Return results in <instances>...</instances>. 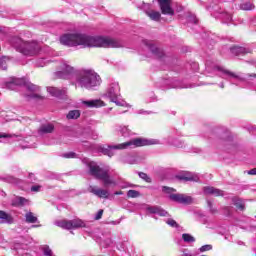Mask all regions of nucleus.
<instances>
[{"label":"nucleus","instance_id":"nucleus-3","mask_svg":"<svg viewBox=\"0 0 256 256\" xmlns=\"http://www.w3.org/2000/svg\"><path fill=\"white\" fill-rule=\"evenodd\" d=\"M101 84V77L93 70H80L76 74V87L91 89Z\"/></svg>","mask_w":256,"mask_h":256},{"label":"nucleus","instance_id":"nucleus-43","mask_svg":"<svg viewBox=\"0 0 256 256\" xmlns=\"http://www.w3.org/2000/svg\"><path fill=\"white\" fill-rule=\"evenodd\" d=\"M103 217V210H99L95 216L96 221H99Z\"/></svg>","mask_w":256,"mask_h":256},{"label":"nucleus","instance_id":"nucleus-33","mask_svg":"<svg viewBox=\"0 0 256 256\" xmlns=\"http://www.w3.org/2000/svg\"><path fill=\"white\" fill-rule=\"evenodd\" d=\"M139 195H140L139 191H136V190H129L127 192V197H130L132 199L139 197Z\"/></svg>","mask_w":256,"mask_h":256},{"label":"nucleus","instance_id":"nucleus-51","mask_svg":"<svg viewBox=\"0 0 256 256\" xmlns=\"http://www.w3.org/2000/svg\"><path fill=\"white\" fill-rule=\"evenodd\" d=\"M220 87L223 89V87H224L223 84Z\"/></svg>","mask_w":256,"mask_h":256},{"label":"nucleus","instance_id":"nucleus-45","mask_svg":"<svg viewBox=\"0 0 256 256\" xmlns=\"http://www.w3.org/2000/svg\"><path fill=\"white\" fill-rule=\"evenodd\" d=\"M248 175H256V168L249 170Z\"/></svg>","mask_w":256,"mask_h":256},{"label":"nucleus","instance_id":"nucleus-5","mask_svg":"<svg viewBox=\"0 0 256 256\" xmlns=\"http://www.w3.org/2000/svg\"><path fill=\"white\" fill-rule=\"evenodd\" d=\"M88 167L90 175L102 181L104 187H109V185H117V182L109 175V167L101 168L95 162H89Z\"/></svg>","mask_w":256,"mask_h":256},{"label":"nucleus","instance_id":"nucleus-30","mask_svg":"<svg viewBox=\"0 0 256 256\" xmlns=\"http://www.w3.org/2000/svg\"><path fill=\"white\" fill-rule=\"evenodd\" d=\"M119 131L123 135V137H129V135H131V131L126 126H120Z\"/></svg>","mask_w":256,"mask_h":256},{"label":"nucleus","instance_id":"nucleus-7","mask_svg":"<svg viewBox=\"0 0 256 256\" xmlns=\"http://www.w3.org/2000/svg\"><path fill=\"white\" fill-rule=\"evenodd\" d=\"M55 225L69 231L71 229H81V227H85V222L81 219L58 220L55 222Z\"/></svg>","mask_w":256,"mask_h":256},{"label":"nucleus","instance_id":"nucleus-28","mask_svg":"<svg viewBox=\"0 0 256 256\" xmlns=\"http://www.w3.org/2000/svg\"><path fill=\"white\" fill-rule=\"evenodd\" d=\"M182 239L185 241V243H195V237H193L191 234H183Z\"/></svg>","mask_w":256,"mask_h":256},{"label":"nucleus","instance_id":"nucleus-38","mask_svg":"<svg viewBox=\"0 0 256 256\" xmlns=\"http://www.w3.org/2000/svg\"><path fill=\"white\" fill-rule=\"evenodd\" d=\"M162 191H163L164 193H173V192H175V189L169 188V187H167V186H164V187L162 188Z\"/></svg>","mask_w":256,"mask_h":256},{"label":"nucleus","instance_id":"nucleus-42","mask_svg":"<svg viewBox=\"0 0 256 256\" xmlns=\"http://www.w3.org/2000/svg\"><path fill=\"white\" fill-rule=\"evenodd\" d=\"M8 182L14 183L15 185H19V179L15 178V177H10Z\"/></svg>","mask_w":256,"mask_h":256},{"label":"nucleus","instance_id":"nucleus-34","mask_svg":"<svg viewBox=\"0 0 256 256\" xmlns=\"http://www.w3.org/2000/svg\"><path fill=\"white\" fill-rule=\"evenodd\" d=\"M138 175L139 178L143 179V181H146V183H151V178L146 173L140 172Z\"/></svg>","mask_w":256,"mask_h":256},{"label":"nucleus","instance_id":"nucleus-22","mask_svg":"<svg viewBox=\"0 0 256 256\" xmlns=\"http://www.w3.org/2000/svg\"><path fill=\"white\" fill-rule=\"evenodd\" d=\"M148 48L156 57H163V50L159 49L157 46L149 44Z\"/></svg>","mask_w":256,"mask_h":256},{"label":"nucleus","instance_id":"nucleus-4","mask_svg":"<svg viewBox=\"0 0 256 256\" xmlns=\"http://www.w3.org/2000/svg\"><path fill=\"white\" fill-rule=\"evenodd\" d=\"M10 44L18 53H22V55H26L27 57H33V55L39 53V44L35 41L29 42L24 41L20 37H13L10 40Z\"/></svg>","mask_w":256,"mask_h":256},{"label":"nucleus","instance_id":"nucleus-8","mask_svg":"<svg viewBox=\"0 0 256 256\" xmlns=\"http://www.w3.org/2000/svg\"><path fill=\"white\" fill-rule=\"evenodd\" d=\"M73 73H75V69L67 62H63L60 65V71L56 72V75L60 79H70Z\"/></svg>","mask_w":256,"mask_h":256},{"label":"nucleus","instance_id":"nucleus-6","mask_svg":"<svg viewBox=\"0 0 256 256\" xmlns=\"http://www.w3.org/2000/svg\"><path fill=\"white\" fill-rule=\"evenodd\" d=\"M121 88L119 87V83L114 82L110 85L106 92V97L110 99L112 103H115L118 107H131L125 100H121Z\"/></svg>","mask_w":256,"mask_h":256},{"label":"nucleus","instance_id":"nucleus-10","mask_svg":"<svg viewBox=\"0 0 256 256\" xmlns=\"http://www.w3.org/2000/svg\"><path fill=\"white\" fill-rule=\"evenodd\" d=\"M163 15H175V11L171 7V0H158Z\"/></svg>","mask_w":256,"mask_h":256},{"label":"nucleus","instance_id":"nucleus-44","mask_svg":"<svg viewBox=\"0 0 256 256\" xmlns=\"http://www.w3.org/2000/svg\"><path fill=\"white\" fill-rule=\"evenodd\" d=\"M41 189V186H39V185H35V186H32L31 187V191H34V192H37V191H39Z\"/></svg>","mask_w":256,"mask_h":256},{"label":"nucleus","instance_id":"nucleus-14","mask_svg":"<svg viewBox=\"0 0 256 256\" xmlns=\"http://www.w3.org/2000/svg\"><path fill=\"white\" fill-rule=\"evenodd\" d=\"M147 213L151 215H159L160 217H167V211L163 210V208L159 206H152L146 208Z\"/></svg>","mask_w":256,"mask_h":256},{"label":"nucleus","instance_id":"nucleus-29","mask_svg":"<svg viewBox=\"0 0 256 256\" xmlns=\"http://www.w3.org/2000/svg\"><path fill=\"white\" fill-rule=\"evenodd\" d=\"M234 205L237 207V209H240V211H243L245 209V204L240 199H234Z\"/></svg>","mask_w":256,"mask_h":256},{"label":"nucleus","instance_id":"nucleus-20","mask_svg":"<svg viewBox=\"0 0 256 256\" xmlns=\"http://www.w3.org/2000/svg\"><path fill=\"white\" fill-rule=\"evenodd\" d=\"M54 129H55V126H53V124H43L39 128V134L40 135H45L47 133H53Z\"/></svg>","mask_w":256,"mask_h":256},{"label":"nucleus","instance_id":"nucleus-41","mask_svg":"<svg viewBox=\"0 0 256 256\" xmlns=\"http://www.w3.org/2000/svg\"><path fill=\"white\" fill-rule=\"evenodd\" d=\"M64 157L66 159H73V158H75V153L74 152L66 153V154H64Z\"/></svg>","mask_w":256,"mask_h":256},{"label":"nucleus","instance_id":"nucleus-37","mask_svg":"<svg viewBox=\"0 0 256 256\" xmlns=\"http://www.w3.org/2000/svg\"><path fill=\"white\" fill-rule=\"evenodd\" d=\"M16 137L15 134H0V139H12Z\"/></svg>","mask_w":256,"mask_h":256},{"label":"nucleus","instance_id":"nucleus-27","mask_svg":"<svg viewBox=\"0 0 256 256\" xmlns=\"http://www.w3.org/2000/svg\"><path fill=\"white\" fill-rule=\"evenodd\" d=\"M26 223H37V217L32 212H28L25 215Z\"/></svg>","mask_w":256,"mask_h":256},{"label":"nucleus","instance_id":"nucleus-32","mask_svg":"<svg viewBox=\"0 0 256 256\" xmlns=\"http://www.w3.org/2000/svg\"><path fill=\"white\" fill-rule=\"evenodd\" d=\"M7 61H9V58L5 56L0 59V68L4 71L7 70Z\"/></svg>","mask_w":256,"mask_h":256},{"label":"nucleus","instance_id":"nucleus-26","mask_svg":"<svg viewBox=\"0 0 256 256\" xmlns=\"http://www.w3.org/2000/svg\"><path fill=\"white\" fill-rule=\"evenodd\" d=\"M81 112L79 110H72L67 114V119H79Z\"/></svg>","mask_w":256,"mask_h":256},{"label":"nucleus","instance_id":"nucleus-11","mask_svg":"<svg viewBox=\"0 0 256 256\" xmlns=\"http://www.w3.org/2000/svg\"><path fill=\"white\" fill-rule=\"evenodd\" d=\"M88 191L93 193V195H96V197H100V199H109L108 190L97 188V186H90Z\"/></svg>","mask_w":256,"mask_h":256},{"label":"nucleus","instance_id":"nucleus-23","mask_svg":"<svg viewBox=\"0 0 256 256\" xmlns=\"http://www.w3.org/2000/svg\"><path fill=\"white\" fill-rule=\"evenodd\" d=\"M147 15L150 17V19H152V21H159V19H161V13L157 11H149L147 12Z\"/></svg>","mask_w":256,"mask_h":256},{"label":"nucleus","instance_id":"nucleus-9","mask_svg":"<svg viewBox=\"0 0 256 256\" xmlns=\"http://www.w3.org/2000/svg\"><path fill=\"white\" fill-rule=\"evenodd\" d=\"M170 199L176 201V203H182V205H191L193 203V198L185 194H172Z\"/></svg>","mask_w":256,"mask_h":256},{"label":"nucleus","instance_id":"nucleus-48","mask_svg":"<svg viewBox=\"0 0 256 256\" xmlns=\"http://www.w3.org/2000/svg\"><path fill=\"white\" fill-rule=\"evenodd\" d=\"M114 195H123V191H117L114 193Z\"/></svg>","mask_w":256,"mask_h":256},{"label":"nucleus","instance_id":"nucleus-16","mask_svg":"<svg viewBox=\"0 0 256 256\" xmlns=\"http://www.w3.org/2000/svg\"><path fill=\"white\" fill-rule=\"evenodd\" d=\"M177 179L180 181H199V176L196 174H193L191 172H186L184 174L178 175Z\"/></svg>","mask_w":256,"mask_h":256},{"label":"nucleus","instance_id":"nucleus-2","mask_svg":"<svg viewBox=\"0 0 256 256\" xmlns=\"http://www.w3.org/2000/svg\"><path fill=\"white\" fill-rule=\"evenodd\" d=\"M145 145H157L156 140H147L143 138H137L130 140L128 142H124L122 144L114 145V146H100V151L103 155H108V157H113L115 155V149H127L129 147H145Z\"/></svg>","mask_w":256,"mask_h":256},{"label":"nucleus","instance_id":"nucleus-17","mask_svg":"<svg viewBox=\"0 0 256 256\" xmlns=\"http://www.w3.org/2000/svg\"><path fill=\"white\" fill-rule=\"evenodd\" d=\"M12 206L13 207H23V205H29V200L25 199L24 197L16 196L12 199Z\"/></svg>","mask_w":256,"mask_h":256},{"label":"nucleus","instance_id":"nucleus-31","mask_svg":"<svg viewBox=\"0 0 256 256\" xmlns=\"http://www.w3.org/2000/svg\"><path fill=\"white\" fill-rule=\"evenodd\" d=\"M119 131L123 135V137H129V135H131V131L126 126H120Z\"/></svg>","mask_w":256,"mask_h":256},{"label":"nucleus","instance_id":"nucleus-39","mask_svg":"<svg viewBox=\"0 0 256 256\" xmlns=\"http://www.w3.org/2000/svg\"><path fill=\"white\" fill-rule=\"evenodd\" d=\"M167 225H170V227H178L177 222L173 219L167 220Z\"/></svg>","mask_w":256,"mask_h":256},{"label":"nucleus","instance_id":"nucleus-47","mask_svg":"<svg viewBox=\"0 0 256 256\" xmlns=\"http://www.w3.org/2000/svg\"><path fill=\"white\" fill-rule=\"evenodd\" d=\"M190 20H192L193 23H197V18H195L194 16H191Z\"/></svg>","mask_w":256,"mask_h":256},{"label":"nucleus","instance_id":"nucleus-50","mask_svg":"<svg viewBox=\"0 0 256 256\" xmlns=\"http://www.w3.org/2000/svg\"><path fill=\"white\" fill-rule=\"evenodd\" d=\"M209 207H211V202H208Z\"/></svg>","mask_w":256,"mask_h":256},{"label":"nucleus","instance_id":"nucleus-1","mask_svg":"<svg viewBox=\"0 0 256 256\" xmlns=\"http://www.w3.org/2000/svg\"><path fill=\"white\" fill-rule=\"evenodd\" d=\"M60 43L67 47H104L112 49L123 47V42L120 40L109 37L89 36L81 33L64 34L60 37Z\"/></svg>","mask_w":256,"mask_h":256},{"label":"nucleus","instance_id":"nucleus-13","mask_svg":"<svg viewBox=\"0 0 256 256\" xmlns=\"http://www.w3.org/2000/svg\"><path fill=\"white\" fill-rule=\"evenodd\" d=\"M26 89L30 92V94H27L26 97H29L30 99H39V97H41L38 94H35L39 92V86L32 83H28L26 84Z\"/></svg>","mask_w":256,"mask_h":256},{"label":"nucleus","instance_id":"nucleus-36","mask_svg":"<svg viewBox=\"0 0 256 256\" xmlns=\"http://www.w3.org/2000/svg\"><path fill=\"white\" fill-rule=\"evenodd\" d=\"M211 249H213V246L207 244V245L200 247L199 251H200V253H205V251H211Z\"/></svg>","mask_w":256,"mask_h":256},{"label":"nucleus","instance_id":"nucleus-24","mask_svg":"<svg viewBox=\"0 0 256 256\" xmlns=\"http://www.w3.org/2000/svg\"><path fill=\"white\" fill-rule=\"evenodd\" d=\"M240 9H242V11H251L255 9V5L251 2H244L240 5Z\"/></svg>","mask_w":256,"mask_h":256},{"label":"nucleus","instance_id":"nucleus-49","mask_svg":"<svg viewBox=\"0 0 256 256\" xmlns=\"http://www.w3.org/2000/svg\"><path fill=\"white\" fill-rule=\"evenodd\" d=\"M29 177L32 178V177H33V174H30Z\"/></svg>","mask_w":256,"mask_h":256},{"label":"nucleus","instance_id":"nucleus-15","mask_svg":"<svg viewBox=\"0 0 256 256\" xmlns=\"http://www.w3.org/2000/svg\"><path fill=\"white\" fill-rule=\"evenodd\" d=\"M204 194L205 195H213L214 197H222L223 190L217 189L212 186H206V187H204Z\"/></svg>","mask_w":256,"mask_h":256},{"label":"nucleus","instance_id":"nucleus-40","mask_svg":"<svg viewBox=\"0 0 256 256\" xmlns=\"http://www.w3.org/2000/svg\"><path fill=\"white\" fill-rule=\"evenodd\" d=\"M13 85H19V80L14 79L12 82L6 83V87H11Z\"/></svg>","mask_w":256,"mask_h":256},{"label":"nucleus","instance_id":"nucleus-46","mask_svg":"<svg viewBox=\"0 0 256 256\" xmlns=\"http://www.w3.org/2000/svg\"><path fill=\"white\" fill-rule=\"evenodd\" d=\"M182 256H193V255L191 254V252L185 250V251H183Z\"/></svg>","mask_w":256,"mask_h":256},{"label":"nucleus","instance_id":"nucleus-19","mask_svg":"<svg viewBox=\"0 0 256 256\" xmlns=\"http://www.w3.org/2000/svg\"><path fill=\"white\" fill-rule=\"evenodd\" d=\"M0 219L1 223H8V225L13 224V216L11 214L6 213L5 211H0Z\"/></svg>","mask_w":256,"mask_h":256},{"label":"nucleus","instance_id":"nucleus-18","mask_svg":"<svg viewBox=\"0 0 256 256\" xmlns=\"http://www.w3.org/2000/svg\"><path fill=\"white\" fill-rule=\"evenodd\" d=\"M214 69L216 71H219L220 73H222V75H227L228 77H230V79H239V80H241V77L239 75H237V74H235V73H233L229 70H225V69H223L219 66H216Z\"/></svg>","mask_w":256,"mask_h":256},{"label":"nucleus","instance_id":"nucleus-12","mask_svg":"<svg viewBox=\"0 0 256 256\" xmlns=\"http://www.w3.org/2000/svg\"><path fill=\"white\" fill-rule=\"evenodd\" d=\"M47 92L52 96V97H58V98H63L65 95H67V88L64 89H59L55 87H48Z\"/></svg>","mask_w":256,"mask_h":256},{"label":"nucleus","instance_id":"nucleus-35","mask_svg":"<svg viewBox=\"0 0 256 256\" xmlns=\"http://www.w3.org/2000/svg\"><path fill=\"white\" fill-rule=\"evenodd\" d=\"M42 251L45 256H53V251H51V248H49V246H43Z\"/></svg>","mask_w":256,"mask_h":256},{"label":"nucleus","instance_id":"nucleus-25","mask_svg":"<svg viewBox=\"0 0 256 256\" xmlns=\"http://www.w3.org/2000/svg\"><path fill=\"white\" fill-rule=\"evenodd\" d=\"M231 52L236 53V55H240L241 53L245 55L246 53H249V50L243 47L236 46L231 49Z\"/></svg>","mask_w":256,"mask_h":256},{"label":"nucleus","instance_id":"nucleus-21","mask_svg":"<svg viewBox=\"0 0 256 256\" xmlns=\"http://www.w3.org/2000/svg\"><path fill=\"white\" fill-rule=\"evenodd\" d=\"M86 107H105V102L102 100H89L83 102Z\"/></svg>","mask_w":256,"mask_h":256}]
</instances>
